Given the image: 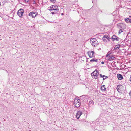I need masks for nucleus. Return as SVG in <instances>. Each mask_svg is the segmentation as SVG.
Instances as JSON below:
<instances>
[{
	"mask_svg": "<svg viewBox=\"0 0 131 131\" xmlns=\"http://www.w3.org/2000/svg\"><path fill=\"white\" fill-rule=\"evenodd\" d=\"M99 73L98 70H95L91 74V75L93 78L96 79L98 76Z\"/></svg>",
	"mask_w": 131,
	"mask_h": 131,
	"instance_id": "nucleus-3",
	"label": "nucleus"
},
{
	"mask_svg": "<svg viewBox=\"0 0 131 131\" xmlns=\"http://www.w3.org/2000/svg\"><path fill=\"white\" fill-rule=\"evenodd\" d=\"M101 64H104V62L103 61H102V62H101Z\"/></svg>",
	"mask_w": 131,
	"mask_h": 131,
	"instance_id": "nucleus-30",
	"label": "nucleus"
},
{
	"mask_svg": "<svg viewBox=\"0 0 131 131\" xmlns=\"http://www.w3.org/2000/svg\"><path fill=\"white\" fill-rule=\"evenodd\" d=\"M53 9L55 10L59 11V9L58 8V6L57 5H53Z\"/></svg>",
	"mask_w": 131,
	"mask_h": 131,
	"instance_id": "nucleus-15",
	"label": "nucleus"
},
{
	"mask_svg": "<svg viewBox=\"0 0 131 131\" xmlns=\"http://www.w3.org/2000/svg\"><path fill=\"white\" fill-rule=\"evenodd\" d=\"M61 15H63V13H62V14H61Z\"/></svg>",
	"mask_w": 131,
	"mask_h": 131,
	"instance_id": "nucleus-33",
	"label": "nucleus"
},
{
	"mask_svg": "<svg viewBox=\"0 0 131 131\" xmlns=\"http://www.w3.org/2000/svg\"><path fill=\"white\" fill-rule=\"evenodd\" d=\"M120 46L118 45H117L115 46L114 47V49H118L119 48Z\"/></svg>",
	"mask_w": 131,
	"mask_h": 131,
	"instance_id": "nucleus-17",
	"label": "nucleus"
},
{
	"mask_svg": "<svg viewBox=\"0 0 131 131\" xmlns=\"http://www.w3.org/2000/svg\"><path fill=\"white\" fill-rule=\"evenodd\" d=\"M107 35H106L104 36L102 38L103 40L105 42H107Z\"/></svg>",
	"mask_w": 131,
	"mask_h": 131,
	"instance_id": "nucleus-10",
	"label": "nucleus"
},
{
	"mask_svg": "<svg viewBox=\"0 0 131 131\" xmlns=\"http://www.w3.org/2000/svg\"><path fill=\"white\" fill-rule=\"evenodd\" d=\"M49 10L50 11H53V10H54V9L53 8H50V9H49Z\"/></svg>",
	"mask_w": 131,
	"mask_h": 131,
	"instance_id": "nucleus-23",
	"label": "nucleus"
},
{
	"mask_svg": "<svg viewBox=\"0 0 131 131\" xmlns=\"http://www.w3.org/2000/svg\"><path fill=\"white\" fill-rule=\"evenodd\" d=\"M53 11L54 12H56V13H57V12H58L59 11H57V10H53Z\"/></svg>",
	"mask_w": 131,
	"mask_h": 131,
	"instance_id": "nucleus-28",
	"label": "nucleus"
},
{
	"mask_svg": "<svg viewBox=\"0 0 131 131\" xmlns=\"http://www.w3.org/2000/svg\"><path fill=\"white\" fill-rule=\"evenodd\" d=\"M90 43L91 45L93 46L96 47L98 44V41L95 38H92L90 40Z\"/></svg>",
	"mask_w": 131,
	"mask_h": 131,
	"instance_id": "nucleus-2",
	"label": "nucleus"
},
{
	"mask_svg": "<svg viewBox=\"0 0 131 131\" xmlns=\"http://www.w3.org/2000/svg\"><path fill=\"white\" fill-rule=\"evenodd\" d=\"M111 38L113 41H116L118 40V38L115 35H113Z\"/></svg>",
	"mask_w": 131,
	"mask_h": 131,
	"instance_id": "nucleus-8",
	"label": "nucleus"
},
{
	"mask_svg": "<svg viewBox=\"0 0 131 131\" xmlns=\"http://www.w3.org/2000/svg\"><path fill=\"white\" fill-rule=\"evenodd\" d=\"M88 54L90 57H95L94 55V52L92 51H89L88 52Z\"/></svg>",
	"mask_w": 131,
	"mask_h": 131,
	"instance_id": "nucleus-7",
	"label": "nucleus"
},
{
	"mask_svg": "<svg viewBox=\"0 0 131 131\" xmlns=\"http://www.w3.org/2000/svg\"><path fill=\"white\" fill-rule=\"evenodd\" d=\"M82 113L81 111L79 110L77 111L76 114V118L78 119L79 118L80 116L82 115Z\"/></svg>",
	"mask_w": 131,
	"mask_h": 131,
	"instance_id": "nucleus-5",
	"label": "nucleus"
},
{
	"mask_svg": "<svg viewBox=\"0 0 131 131\" xmlns=\"http://www.w3.org/2000/svg\"><path fill=\"white\" fill-rule=\"evenodd\" d=\"M50 8H53V5L51 6L50 7Z\"/></svg>",
	"mask_w": 131,
	"mask_h": 131,
	"instance_id": "nucleus-26",
	"label": "nucleus"
},
{
	"mask_svg": "<svg viewBox=\"0 0 131 131\" xmlns=\"http://www.w3.org/2000/svg\"><path fill=\"white\" fill-rule=\"evenodd\" d=\"M110 38L108 35H107V41H109L110 40Z\"/></svg>",
	"mask_w": 131,
	"mask_h": 131,
	"instance_id": "nucleus-20",
	"label": "nucleus"
},
{
	"mask_svg": "<svg viewBox=\"0 0 131 131\" xmlns=\"http://www.w3.org/2000/svg\"><path fill=\"white\" fill-rule=\"evenodd\" d=\"M23 13L24 10L22 9H21L18 11L17 13L19 17H20L23 15Z\"/></svg>",
	"mask_w": 131,
	"mask_h": 131,
	"instance_id": "nucleus-4",
	"label": "nucleus"
},
{
	"mask_svg": "<svg viewBox=\"0 0 131 131\" xmlns=\"http://www.w3.org/2000/svg\"><path fill=\"white\" fill-rule=\"evenodd\" d=\"M123 32L122 30V29H120L119 30V31L118 32V33L119 34H120L121 33Z\"/></svg>",
	"mask_w": 131,
	"mask_h": 131,
	"instance_id": "nucleus-22",
	"label": "nucleus"
},
{
	"mask_svg": "<svg viewBox=\"0 0 131 131\" xmlns=\"http://www.w3.org/2000/svg\"><path fill=\"white\" fill-rule=\"evenodd\" d=\"M130 94H131V93H129V94H130Z\"/></svg>",
	"mask_w": 131,
	"mask_h": 131,
	"instance_id": "nucleus-32",
	"label": "nucleus"
},
{
	"mask_svg": "<svg viewBox=\"0 0 131 131\" xmlns=\"http://www.w3.org/2000/svg\"><path fill=\"white\" fill-rule=\"evenodd\" d=\"M100 76L102 78V77H105L104 75H102L101 74H100Z\"/></svg>",
	"mask_w": 131,
	"mask_h": 131,
	"instance_id": "nucleus-25",
	"label": "nucleus"
},
{
	"mask_svg": "<svg viewBox=\"0 0 131 131\" xmlns=\"http://www.w3.org/2000/svg\"><path fill=\"white\" fill-rule=\"evenodd\" d=\"M117 77L119 80H121L123 79V76L121 74H118L117 75Z\"/></svg>",
	"mask_w": 131,
	"mask_h": 131,
	"instance_id": "nucleus-13",
	"label": "nucleus"
},
{
	"mask_svg": "<svg viewBox=\"0 0 131 131\" xmlns=\"http://www.w3.org/2000/svg\"><path fill=\"white\" fill-rule=\"evenodd\" d=\"M111 52H109L106 55V57H114L111 54Z\"/></svg>",
	"mask_w": 131,
	"mask_h": 131,
	"instance_id": "nucleus-11",
	"label": "nucleus"
},
{
	"mask_svg": "<svg viewBox=\"0 0 131 131\" xmlns=\"http://www.w3.org/2000/svg\"><path fill=\"white\" fill-rule=\"evenodd\" d=\"M37 12H31L29 14V16H32L33 18L35 17L37 15Z\"/></svg>",
	"mask_w": 131,
	"mask_h": 131,
	"instance_id": "nucleus-6",
	"label": "nucleus"
},
{
	"mask_svg": "<svg viewBox=\"0 0 131 131\" xmlns=\"http://www.w3.org/2000/svg\"><path fill=\"white\" fill-rule=\"evenodd\" d=\"M97 59H96L95 58H93L91 60H90V61L91 62H97Z\"/></svg>",
	"mask_w": 131,
	"mask_h": 131,
	"instance_id": "nucleus-16",
	"label": "nucleus"
},
{
	"mask_svg": "<svg viewBox=\"0 0 131 131\" xmlns=\"http://www.w3.org/2000/svg\"><path fill=\"white\" fill-rule=\"evenodd\" d=\"M114 59V58H107L106 59L108 61H110L111 60H112Z\"/></svg>",
	"mask_w": 131,
	"mask_h": 131,
	"instance_id": "nucleus-19",
	"label": "nucleus"
},
{
	"mask_svg": "<svg viewBox=\"0 0 131 131\" xmlns=\"http://www.w3.org/2000/svg\"><path fill=\"white\" fill-rule=\"evenodd\" d=\"M121 85H118L117 86V91L119 92V91H120V89H119V88H120V87H121Z\"/></svg>",
	"mask_w": 131,
	"mask_h": 131,
	"instance_id": "nucleus-18",
	"label": "nucleus"
},
{
	"mask_svg": "<svg viewBox=\"0 0 131 131\" xmlns=\"http://www.w3.org/2000/svg\"><path fill=\"white\" fill-rule=\"evenodd\" d=\"M119 26L121 28L123 29H125L126 27V25L125 24L123 23L120 24Z\"/></svg>",
	"mask_w": 131,
	"mask_h": 131,
	"instance_id": "nucleus-9",
	"label": "nucleus"
},
{
	"mask_svg": "<svg viewBox=\"0 0 131 131\" xmlns=\"http://www.w3.org/2000/svg\"><path fill=\"white\" fill-rule=\"evenodd\" d=\"M105 77V78H104L103 77V80H104V79H106V77H107L105 76V77Z\"/></svg>",
	"mask_w": 131,
	"mask_h": 131,
	"instance_id": "nucleus-27",
	"label": "nucleus"
},
{
	"mask_svg": "<svg viewBox=\"0 0 131 131\" xmlns=\"http://www.w3.org/2000/svg\"><path fill=\"white\" fill-rule=\"evenodd\" d=\"M89 103L90 104H91L92 105H93L94 104V102L93 101H91L89 102Z\"/></svg>",
	"mask_w": 131,
	"mask_h": 131,
	"instance_id": "nucleus-21",
	"label": "nucleus"
},
{
	"mask_svg": "<svg viewBox=\"0 0 131 131\" xmlns=\"http://www.w3.org/2000/svg\"><path fill=\"white\" fill-rule=\"evenodd\" d=\"M73 104L74 106L77 108L79 107L81 105L80 100V99H74Z\"/></svg>",
	"mask_w": 131,
	"mask_h": 131,
	"instance_id": "nucleus-1",
	"label": "nucleus"
},
{
	"mask_svg": "<svg viewBox=\"0 0 131 131\" xmlns=\"http://www.w3.org/2000/svg\"><path fill=\"white\" fill-rule=\"evenodd\" d=\"M105 85H104L101 86V90L102 91H104L106 90V88L105 87Z\"/></svg>",
	"mask_w": 131,
	"mask_h": 131,
	"instance_id": "nucleus-12",
	"label": "nucleus"
},
{
	"mask_svg": "<svg viewBox=\"0 0 131 131\" xmlns=\"http://www.w3.org/2000/svg\"><path fill=\"white\" fill-rule=\"evenodd\" d=\"M24 0L26 2H28V0Z\"/></svg>",
	"mask_w": 131,
	"mask_h": 131,
	"instance_id": "nucleus-29",
	"label": "nucleus"
},
{
	"mask_svg": "<svg viewBox=\"0 0 131 131\" xmlns=\"http://www.w3.org/2000/svg\"><path fill=\"white\" fill-rule=\"evenodd\" d=\"M51 13L52 14H56L57 13H56V12H51Z\"/></svg>",
	"mask_w": 131,
	"mask_h": 131,
	"instance_id": "nucleus-24",
	"label": "nucleus"
},
{
	"mask_svg": "<svg viewBox=\"0 0 131 131\" xmlns=\"http://www.w3.org/2000/svg\"><path fill=\"white\" fill-rule=\"evenodd\" d=\"M125 22L127 23H131V19L129 18H126L125 19Z\"/></svg>",
	"mask_w": 131,
	"mask_h": 131,
	"instance_id": "nucleus-14",
	"label": "nucleus"
},
{
	"mask_svg": "<svg viewBox=\"0 0 131 131\" xmlns=\"http://www.w3.org/2000/svg\"><path fill=\"white\" fill-rule=\"evenodd\" d=\"M130 81L131 82V75L130 76Z\"/></svg>",
	"mask_w": 131,
	"mask_h": 131,
	"instance_id": "nucleus-31",
	"label": "nucleus"
}]
</instances>
